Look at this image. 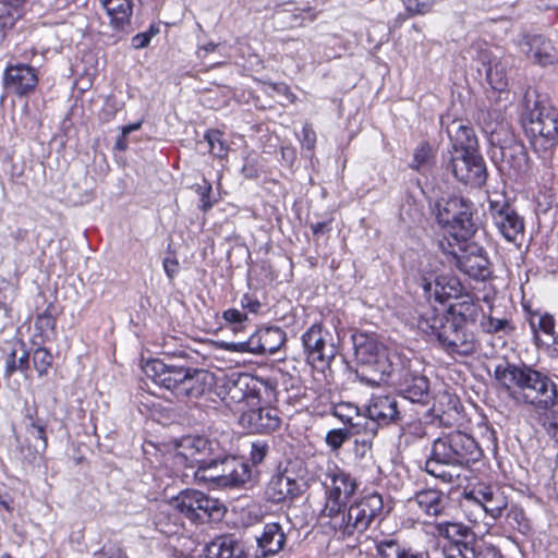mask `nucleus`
Segmentation results:
<instances>
[{"instance_id":"nucleus-1","label":"nucleus","mask_w":558,"mask_h":558,"mask_svg":"<svg viewBox=\"0 0 558 558\" xmlns=\"http://www.w3.org/2000/svg\"><path fill=\"white\" fill-rule=\"evenodd\" d=\"M422 288L427 299L446 304L453 303L441 313L430 307L422 313L417 328L437 339L440 348L450 356H469L478 348L477 339L469 326L474 325L483 314L481 300L470 292L454 275H438L433 281L423 277Z\"/></svg>"},{"instance_id":"nucleus-2","label":"nucleus","mask_w":558,"mask_h":558,"mask_svg":"<svg viewBox=\"0 0 558 558\" xmlns=\"http://www.w3.org/2000/svg\"><path fill=\"white\" fill-rule=\"evenodd\" d=\"M494 379L518 405L532 409L558 407L557 384L533 365L506 361L495 366Z\"/></svg>"},{"instance_id":"nucleus-3","label":"nucleus","mask_w":558,"mask_h":558,"mask_svg":"<svg viewBox=\"0 0 558 558\" xmlns=\"http://www.w3.org/2000/svg\"><path fill=\"white\" fill-rule=\"evenodd\" d=\"M356 353L364 363H374L375 371L379 373L378 379L368 380L372 385H386L392 387L400 396L411 401L426 405L430 400L429 380L426 376L412 371L397 354L386 355V349L377 343L361 345Z\"/></svg>"},{"instance_id":"nucleus-4","label":"nucleus","mask_w":558,"mask_h":558,"mask_svg":"<svg viewBox=\"0 0 558 558\" xmlns=\"http://www.w3.org/2000/svg\"><path fill=\"white\" fill-rule=\"evenodd\" d=\"M435 222L442 232L440 246L444 253H453L477 233V209L474 203L461 195L439 197L432 207Z\"/></svg>"},{"instance_id":"nucleus-5","label":"nucleus","mask_w":558,"mask_h":558,"mask_svg":"<svg viewBox=\"0 0 558 558\" xmlns=\"http://www.w3.org/2000/svg\"><path fill=\"white\" fill-rule=\"evenodd\" d=\"M384 511L383 497L372 493L355 500L350 506L344 504L325 514H319L326 526L333 531L338 539H357L375 521H380Z\"/></svg>"},{"instance_id":"nucleus-6","label":"nucleus","mask_w":558,"mask_h":558,"mask_svg":"<svg viewBox=\"0 0 558 558\" xmlns=\"http://www.w3.org/2000/svg\"><path fill=\"white\" fill-rule=\"evenodd\" d=\"M144 385L148 380L156 386L171 391L179 399H198L208 390L209 374L203 369L168 365L159 359H153L142 365Z\"/></svg>"},{"instance_id":"nucleus-7","label":"nucleus","mask_w":558,"mask_h":558,"mask_svg":"<svg viewBox=\"0 0 558 558\" xmlns=\"http://www.w3.org/2000/svg\"><path fill=\"white\" fill-rule=\"evenodd\" d=\"M521 124L530 138L532 150L546 166L551 167L558 147L557 107H526L521 114Z\"/></svg>"},{"instance_id":"nucleus-8","label":"nucleus","mask_w":558,"mask_h":558,"mask_svg":"<svg viewBox=\"0 0 558 558\" xmlns=\"http://www.w3.org/2000/svg\"><path fill=\"white\" fill-rule=\"evenodd\" d=\"M195 476L204 482L211 483L216 487H241L251 478L250 466L234 456L219 452L203 461Z\"/></svg>"},{"instance_id":"nucleus-9","label":"nucleus","mask_w":558,"mask_h":558,"mask_svg":"<svg viewBox=\"0 0 558 558\" xmlns=\"http://www.w3.org/2000/svg\"><path fill=\"white\" fill-rule=\"evenodd\" d=\"M433 457L447 465H469L483 457V450L474 437L454 430L436 438L432 446Z\"/></svg>"},{"instance_id":"nucleus-10","label":"nucleus","mask_w":558,"mask_h":558,"mask_svg":"<svg viewBox=\"0 0 558 558\" xmlns=\"http://www.w3.org/2000/svg\"><path fill=\"white\" fill-rule=\"evenodd\" d=\"M172 499L184 521L187 520L193 525L220 521L226 512V507L219 499L197 489H183Z\"/></svg>"},{"instance_id":"nucleus-11","label":"nucleus","mask_w":558,"mask_h":558,"mask_svg":"<svg viewBox=\"0 0 558 558\" xmlns=\"http://www.w3.org/2000/svg\"><path fill=\"white\" fill-rule=\"evenodd\" d=\"M322 485L324 488V507L319 514H325L348 504L355 495L360 484L349 471L331 462L328 463L324 473Z\"/></svg>"},{"instance_id":"nucleus-12","label":"nucleus","mask_w":558,"mask_h":558,"mask_svg":"<svg viewBox=\"0 0 558 558\" xmlns=\"http://www.w3.org/2000/svg\"><path fill=\"white\" fill-rule=\"evenodd\" d=\"M488 214L494 227L505 241L515 243L519 236L524 235V218L505 192H494L488 196Z\"/></svg>"},{"instance_id":"nucleus-13","label":"nucleus","mask_w":558,"mask_h":558,"mask_svg":"<svg viewBox=\"0 0 558 558\" xmlns=\"http://www.w3.org/2000/svg\"><path fill=\"white\" fill-rule=\"evenodd\" d=\"M303 353L306 361L315 368L324 371L337 354L331 332L324 323H313L301 336Z\"/></svg>"},{"instance_id":"nucleus-14","label":"nucleus","mask_w":558,"mask_h":558,"mask_svg":"<svg viewBox=\"0 0 558 558\" xmlns=\"http://www.w3.org/2000/svg\"><path fill=\"white\" fill-rule=\"evenodd\" d=\"M270 387L258 377L244 375L227 386L222 401L234 414L262 405Z\"/></svg>"},{"instance_id":"nucleus-15","label":"nucleus","mask_w":558,"mask_h":558,"mask_svg":"<svg viewBox=\"0 0 558 558\" xmlns=\"http://www.w3.org/2000/svg\"><path fill=\"white\" fill-rule=\"evenodd\" d=\"M452 255L454 266L461 272L477 281H485L492 278L493 266L488 254L483 246L476 243L466 242L462 247H454Z\"/></svg>"},{"instance_id":"nucleus-16","label":"nucleus","mask_w":558,"mask_h":558,"mask_svg":"<svg viewBox=\"0 0 558 558\" xmlns=\"http://www.w3.org/2000/svg\"><path fill=\"white\" fill-rule=\"evenodd\" d=\"M305 490V482L295 472L284 469L274 474L264 489V499L272 505H290Z\"/></svg>"},{"instance_id":"nucleus-17","label":"nucleus","mask_w":558,"mask_h":558,"mask_svg":"<svg viewBox=\"0 0 558 558\" xmlns=\"http://www.w3.org/2000/svg\"><path fill=\"white\" fill-rule=\"evenodd\" d=\"M447 169L461 183L473 187L486 184L488 172L481 153L457 154L452 156Z\"/></svg>"},{"instance_id":"nucleus-18","label":"nucleus","mask_w":558,"mask_h":558,"mask_svg":"<svg viewBox=\"0 0 558 558\" xmlns=\"http://www.w3.org/2000/svg\"><path fill=\"white\" fill-rule=\"evenodd\" d=\"M517 46L533 64L542 68L558 64V50L543 34L524 33L518 38Z\"/></svg>"},{"instance_id":"nucleus-19","label":"nucleus","mask_w":558,"mask_h":558,"mask_svg":"<svg viewBox=\"0 0 558 558\" xmlns=\"http://www.w3.org/2000/svg\"><path fill=\"white\" fill-rule=\"evenodd\" d=\"M218 442L203 436H184L175 446L174 458L180 460L185 468L203 466V461H208L215 454Z\"/></svg>"},{"instance_id":"nucleus-20","label":"nucleus","mask_w":558,"mask_h":558,"mask_svg":"<svg viewBox=\"0 0 558 558\" xmlns=\"http://www.w3.org/2000/svg\"><path fill=\"white\" fill-rule=\"evenodd\" d=\"M284 341V331L280 327L271 326L258 328L246 341L232 343L231 347L238 352L274 354Z\"/></svg>"},{"instance_id":"nucleus-21","label":"nucleus","mask_w":558,"mask_h":558,"mask_svg":"<svg viewBox=\"0 0 558 558\" xmlns=\"http://www.w3.org/2000/svg\"><path fill=\"white\" fill-rule=\"evenodd\" d=\"M240 423L253 434H270L281 425L276 410L262 405L238 412Z\"/></svg>"},{"instance_id":"nucleus-22","label":"nucleus","mask_w":558,"mask_h":558,"mask_svg":"<svg viewBox=\"0 0 558 558\" xmlns=\"http://www.w3.org/2000/svg\"><path fill=\"white\" fill-rule=\"evenodd\" d=\"M366 412L368 418L377 426H388L401 420L398 401L390 395H372Z\"/></svg>"},{"instance_id":"nucleus-23","label":"nucleus","mask_w":558,"mask_h":558,"mask_svg":"<svg viewBox=\"0 0 558 558\" xmlns=\"http://www.w3.org/2000/svg\"><path fill=\"white\" fill-rule=\"evenodd\" d=\"M37 83V73L29 65H10L4 71V87L8 93L26 96L35 90Z\"/></svg>"},{"instance_id":"nucleus-24","label":"nucleus","mask_w":558,"mask_h":558,"mask_svg":"<svg viewBox=\"0 0 558 558\" xmlns=\"http://www.w3.org/2000/svg\"><path fill=\"white\" fill-rule=\"evenodd\" d=\"M29 424L26 426L24 442L21 444V452L25 459L33 461L41 456L47 448L46 426L47 422L41 417L27 414Z\"/></svg>"},{"instance_id":"nucleus-25","label":"nucleus","mask_w":558,"mask_h":558,"mask_svg":"<svg viewBox=\"0 0 558 558\" xmlns=\"http://www.w3.org/2000/svg\"><path fill=\"white\" fill-rule=\"evenodd\" d=\"M375 550L378 558H428L427 551L391 535L376 539Z\"/></svg>"},{"instance_id":"nucleus-26","label":"nucleus","mask_w":558,"mask_h":558,"mask_svg":"<svg viewBox=\"0 0 558 558\" xmlns=\"http://www.w3.org/2000/svg\"><path fill=\"white\" fill-rule=\"evenodd\" d=\"M256 542L255 558H268L283 549L287 537L280 523L269 522L264 525L263 532L256 538Z\"/></svg>"},{"instance_id":"nucleus-27","label":"nucleus","mask_w":558,"mask_h":558,"mask_svg":"<svg viewBox=\"0 0 558 558\" xmlns=\"http://www.w3.org/2000/svg\"><path fill=\"white\" fill-rule=\"evenodd\" d=\"M153 522L156 530L166 536L177 535L184 531V519L175 509L172 498L158 505Z\"/></svg>"},{"instance_id":"nucleus-28","label":"nucleus","mask_w":558,"mask_h":558,"mask_svg":"<svg viewBox=\"0 0 558 558\" xmlns=\"http://www.w3.org/2000/svg\"><path fill=\"white\" fill-rule=\"evenodd\" d=\"M206 558H248L243 543L231 534L219 535L204 547Z\"/></svg>"},{"instance_id":"nucleus-29","label":"nucleus","mask_w":558,"mask_h":558,"mask_svg":"<svg viewBox=\"0 0 558 558\" xmlns=\"http://www.w3.org/2000/svg\"><path fill=\"white\" fill-rule=\"evenodd\" d=\"M319 399H326L327 403L324 405L323 409H319V405L315 407L316 414H331L335 417H337L340 422H342L344 425L350 426L352 429H355V433H359V430L356 429L359 424L353 423V420L357 417L360 414V409L357 405L350 402L335 403L331 400L330 390H323L322 392H319Z\"/></svg>"},{"instance_id":"nucleus-30","label":"nucleus","mask_w":558,"mask_h":558,"mask_svg":"<svg viewBox=\"0 0 558 558\" xmlns=\"http://www.w3.org/2000/svg\"><path fill=\"white\" fill-rule=\"evenodd\" d=\"M477 61L485 70L489 86L497 92L506 90L508 86L506 65L493 57L492 52L487 49H478Z\"/></svg>"},{"instance_id":"nucleus-31","label":"nucleus","mask_w":558,"mask_h":558,"mask_svg":"<svg viewBox=\"0 0 558 558\" xmlns=\"http://www.w3.org/2000/svg\"><path fill=\"white\" fill-rule=\"evenodd\" d=\"M522 306L525 312L534 342L537 345L539 343L545 344L542 337L545 336L551 339L556 333V319L554 315L548 312L542 313L538 310H532L527 304H523Z\"/></svg>"},{"instance_id":"nucleus-32","label":"nucleus","mask_w":558,"mask_h":558,"mask_svg":"<svg viewBox=\"0 0 558 558\" xmlns=\"http://www.w3.org/2000/svg\"><path fill=\"white\" fill-rule=\"evenodd\" d=\"M414 500L426 515L439 517L445 513L447 502L444 493L439 489H421L415 493Z\"/></svg>"},{"instance_id":"nucleus-33","label":"nucleus","mask_w":558,"mask_h":558,"mask_svg":"<svg viewBox=\"0 0 558 558\" xmlns=\"http://www.w3.org/2000/svg\"><path fill=\"white\" fill-rule=\"evenodd\" d=\"M436 163V154L427 141H422L413 150L409 168L420 174H427Z\"/></svg>"},{"instance_id":"nucleus-34","label":"nucleus","mask_w":558,"mask_h":558,"mask_svg":"<svg viewBox=\"0 0 558 558\" xmlns=\"http://www.w3.org/2000/svg\"><path fill=\"white\" fill-rule=\"evenodd\" d=\"M430 533L438 538H444L448 543L459 542L468 538L470 535V527L459 522L441 521L430 524Z\"/></svg>"},{"instance_id":"nucleus-35","label":"nucleus","mask_w":558,"mask_h":558,"mask_svg":"<svg viewBox=\"0 0 558 558\" xmlns=\"http://www.w3.org/2000/svg\"><path fill=\"white\" fill-rule=\"evenodd\" d=\"M508 508V499L507 497L497 490L494 497L490 499L488 504H485V508L478 507V515L472 518L469 515V521L473 524V526H478L480 522L485 515H489L492 519H499L504 511Z\"/></svg>"},{"instance_id":"nucleus-36","label":"nucleus","mask_w":558,"mask_h":558,"mask_svg":"<svg viewBox=\"0 0 558 558\" xmlns=\"http://www.w3.org/2000/svg\"><path fill=\"white\" fill-rule=\"evenodd\" d=\"M102 8L117 27L123 26L131 16L132 4L130 0H99Z\"/></svg>"},{"instance_id":"nucleus-37","label":"nucleus","mask_w":558,"mask_h":558,"mask_svg":"<svg viewBox=\"0 0 558 558\" xmlns=\"http://www.w3.org/2000/svg\"><path fill=\"white\" fill-rule=\"evenodd\" d=\"M453 148L457 154L481 153L473 128L459 125L454 135Z\"/></svg>"},{"instance_id":"nucleus-38","label":"nucleus","mask_w":558,"mask_h":558,"mask_svg":"<svg viewBox=\"0 0 558 558\" xmlns=\"http://www.w3.org/2000/svg\"><path fill=\"white\" fill-rule=\"evenodd\" d=\"M498 489H494L490 485L480 483L473 488L463 492L464 502L475 507L478 512V507L485 508V504H488Z\"/></svg>"},{"instance_id":"nucleus-39","label":"nucleus","mask_w":558,"mask_h":558,"mask_svg":"<svg viewBox=\"0 0 558 558\" xmlns=\"http://www.w3.org/2000/svg\"><path fill=\"white\" fill-rule=\"evenodd\" d=\"M209 145V153L218 159H226L229 154V145L225 140V133L218 129H208L204 134Z\"/></svg>"},{"instance_id":"nucleus-40","label":"nucleus","mask_w":558,"mask_h":558,"mask_svg":"<svg viewBox=\"0 0 558 558\" xmlns=\"http://www.w3.org/2000/svg\"><path fill=\"white\" fill-rule=\"evenodd\" d=\"M481 328L484 332L489 335L504 333L505 336H511L517 330L511 319L497 318L492 315L483 316Z\"/></svg>"},{"instance_id":"nucleus-41","label":"nucleus","mask_w":558,"mask_h":558,"mask_svg":"<svg viewBox=\"0 0 558 558\" xmlns=\"http://www.w3.org/2000/svg\"><path fill=\"white\" fill-rule=\"evenodd\" d=\"M29 366V354L22 343L12 348L7 359L5 376L10 377L16 371H26Z\"/></svg>"},{"instance_id":"nucleus-42","label":"nucleus","mask_w":558,"mask_h":558,"mask_svg":"<svg viewBox=\"0 0 558 558\" xmlns=\"http://www.w3.org/2000/svg\"><path fill=\"white\" fill-rule=\"evenodd\" d=\"M447 465L441 461H437L430 453V458L425 462V471L436 478H439L445 484H460V474L453 473L444 468Z\"/></svg>"},{"instance_id":"nucleus-43","label":"nucleus","mask_w":558,"mask_h":558,"mask_svg":"<svg viewBox=\"0 0 558 558\" xmlns=\"http://www.w3.org/2000/svg\"><path fill=\"white\" fill-rule=\"evenodd\" d=\"M476 542H468L463 538L459 542L447 543L442 547V554L445 558H473Z\"/></svg>"},{"instance_id":"nucleus-44","label":"nucleus","mask_w":558,"mask_h":558,"mask_svg":"<svg viewBox=\"0 0 558 558\" xmlns=\"http://www.w3.org/2000/svg\"><path fill=\"white\" fill-rule=\"evenodd\" d=\"M474 433L477 434V436L486 441L487 446H492L494 448L497 447L498 444V437L495 428L490 424L489 420L486 415L483 413L478 414V418L473 427Z\"/></svg>"},{"instance_id":"nucleus-45","label":"nucleus","mask_w":558,"mask_h":558,"mask_svg":"<svg viewBox=\"0 0 558 558\" xmlns=\"http://www.w3.org/2000/svg\"><path fill=\"white\" fill-rule=\"evenodd\" d=\"M296 137L300 143L302 153L306 157L312 158L315 154L317 143V135L313 125L310 122H305Z\"/></svg>"},{"instance_id":"nucleus-46","label":"nucleus","mask_w":558,"mask_h":558,"mask_svg":"<svg viewBox=\"0 0 558 558\" xmlns=\"http://www.w3.org/2000/svg\"><path fill=\"white\" fill-rule=\"evenodd\" d=\"M501 119V112L493 107H482L477 112L478 123L485 133H495Z\"/></svg>"},{"instance_id":"nucleus-47","label":"nucleus","mask_w":558,"mask_h":558,"mask_svg":"<svg viewBox=\"0 0 558 558\" xmlns=\"http://www.w3.org/2000/svg\"><path fill=\"white\" fill-rule=\"evenodd\" d=\"M240 305L244 313L255 316H263L268 313V306L266 303H262L255 293L246 292L240 299Z\"/></svg>"},{"instance_id":"nucleus-48","label":"nucleus","mask_w":558,"mask_h":558,"mask_svg":"<svg viewBox=\"0 0 558 558\" xmlns=\"http://www.w3.org/2000/svg\"><path fill=\"white\" fill-rule=\"evenodd\" d=\"M557 407L550 409H534L538 414V421L544 429L553 437L558 434V410Z\"/></svg>"},{"instance_id":"nucleus-49","label":"nucleus","mask_w":558,"mask_h":558,"mask_svg":"<svg viewBox=\"0 0 558 558\" xmlns=\"http://www.w3.org/2000/svg\"><path fill=\"white\" fill-rule=\"evenodd\" d=\"M508 523L521 533L530 529V523L525 517V512L521 507L512 506L507 512Z\"/></svg>"},{"instance_id":"nucleus-50","label":"nucleus","mask_w":558,"mask_h":558,"mask_svg":"<svg viewBox=\"0 0 558 558\" xmlns=\"http://www.w3.org/2000/svg\"><path fill=\"white\" fill-rule=\"evenodd\" d=\"M211 183L207 180H204V183L196 187V193L199 196V203L197 207L204 214L208 213L215 204V201L211 199Z\"/></svg>"},{"instance_id":"nucleus-51","label":"nucleus","mask_w":558,"mask_h":558,"mask_svg":"<svg viewBox=\"0 0 558 558\" xmlns=\"http://www.w3.org/2000/svg\"><path fill=\"white\" fill-rule=\"evenodd\" d=\"M350 430L347 428L330 429L325 437L326 445L332 450H339L350 438Z\"/></svg>"},{"instance_id":"nucleus-52","label":"nucleus","mask_w":558,"mask_h":558,"mask_svg":"<svg viewBox=\"0 0 558 558\" xmlns=\"http://www.w3.org/2000/svg\"><path fill=\"white\" fill-rule=\"evenodd\" d=\"M53 311L54 306L52 304H49L41 314H38L35 325L37 329H39L41 332L54 330L56 315Z\"/></svg>"},{"instance_id":"nucleus-53","label":"nucleus","mask_w":558,"mask_h":558,"mask_svg":"<svg viewBox=\"0 0 558 558\" xmlns=\"http://www.w3.org/2000/svg\"><path fill=\"white\" fill-rule=\"evenodd\" d=\"M405 11L411 15H424L428 13L434 0H401Z\"/></svg>"},{"instance_id":"nucleus-54","label":"nucleus","mask_w":558,"mask_h":558,"mask_svg":"<svg viewBox=\"0 0 558 558\" xmlns=\"http://www.w3.org/2000/svg\"><path fill=\"white\" fill-rule=\"evenodd\" d=\"M33 362L35 368L43 375L51 365L52 356L45 348H38L34 351Z\"/></svg>"},{"instance_id":"nucleus-55","label":"nucleus","mask_w":558,"mask_h":558,"mask_svg":"<svg viewBox=\"0 0 558 558\" xmlns=\"http://www.w3.org/2000/svg\"><path fill=\"white\" fill-rule=\"evenodd\" d=\"M269 451V446L264 440L253 441L251 445L250 458L254 465H258L264 462Z\"/></svg>"},{"instance_id":"nucleus-56","label":"nucleus","mask_w":558,"mask_h":558,"mask_svg":"<svg viewBox=\"0 0 558 558\" xmlns=\"http://www.w3.org/2000/svg\"><path fill=\"white\" fill-rule=\"evenodd\" d=\"M221 317L229 325L242 326L248 320L246 313L238 308H228L223 311Z\"/></svg>"},{"instance_id":"nucleus-57","label":"nucleus","mask_w":558,"mask_h":558,"mask_svg":"<svg viewBox=\"0 0 558 558\" xmlns=\"http://www.w3.org/2000/svg\"><path fill=\"white\" fill-rule=\"evenodd\" d=\"M473 558H502V555L498 547L482 543L477 544Z\"/></svg>"},{"instance_id":"nucleus-58","label":"nucleus","mask_w":558,"mask_h":558,"mask_svg":"<svg viewBox=\"0 0 558 558\" xmlns=\"http://www.w3.org/2000/svg\"><path fill=\"white\" fill-rule=\"evenodd\" d=\"M163 270L170 280L180 271V263L173 252L169 253L162 260Z\"/></svg>"},{"instance_id":"nucleus-59","label":"nucleus","mask_w":558,"mask_h":558,"mask_svg":"<svg viewBox=\"0 0 558 558\" xmlns=\"http://www.w3.org/2000/svg\"><path fill=\"white\" fill-rule=\"evenodd\" d=\"M547 96L538 92L536 87L529 86L523 95L522 105H545Z\"/></svg>"},{"instance_id":"nucleus-60","label":"nucleus","mask_w":558,"mask_h":558,"mask_svg":"<svg viewBox=\"0 0 558 558\" xmlns=\"http://www.w3.org/2000/svg\"><path fill=\"white\" fill-rule=\"evenodd\" d=\"M296 149L292 145L281 146L280 149V163L283 167L292 168L296 161Z\"/></svg>"},{"instance_id":"nucleus-61","label":"nucleus","mask_w":558,"mask_h":558,"mask_svg":"<svg viewBox=\"0 0 558 558\" xmlns=\"http://www.w3.org/2000/svg\"><path fill=\"white\" fill-rule=\"evenodd\" d=\"M242 173L245 178L255 179L258 178L259 171L257 169V163L254 160L245 159V162L242 167Z\"/></svg>"},{"instance_id":"nucleus-62","label":"nucleus","mask_w":558,"mask_h":558,"mask_svg":"<svg viewBox=\"0 0 558 558\" xmlns=\"http://www.w3.org/2000/svg\"><path fill=\"white\" fill-rule=\"evenodd\" d=\"M331 222H332V219H329L327 221H318L316 223H312L311 230L314 235L330 232L331 231Z\"/></svg>"},{"instance_id":"nucleus-63","label":"nucleus","mask_w":558,"mask_h":558,"mask_svg":"<svg viewBox=\"0 0 558 558\" xmlns=\"http://www.w3.org/2000/svg\"><path fill=\"white\" fill-rule=\"evenodd\" d=\"M140 129V122H136V123H133L129 126H125L122 129V136L119 137L116 142V147L120 150H124L126 148V144H125V136L126 134H129L131 131H134V130H137Z\"/></svg>"},{"instance_id":"nucleus-64","label":"nucleus","mask_w":558,"mask_h":558,"mask_svg":"<svg viewBox=\"0 0 558 558\" xmlns=\"http://www.w3.org/2000/svg\"><path fill=\"white\" fill-rule=\"evenodd\" d=\"M547 354L553 359H558V333L551 337L550 342H545Z\"/></svg>"}]
</instances>
